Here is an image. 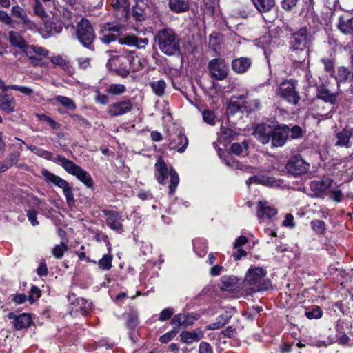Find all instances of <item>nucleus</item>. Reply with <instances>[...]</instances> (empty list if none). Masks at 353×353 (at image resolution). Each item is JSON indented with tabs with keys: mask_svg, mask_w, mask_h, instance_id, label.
I'll return each mask as SVG.
<instances>
[{
	"mask_svg": "<svg viewBox=\"0 0 353 353\" xmlns=\"http://www.w3.org/2000/svg\"><path fill=\"white\" fill-rule=\"evenodd\" d=\"M266 275L265 270L261 267H250L246 274L245 280L243 282L242 288L247 294H250L259 291H264L271 286L270 281H263Z\"/></svg>",
	"mask_w": 353,
	"mask_h": 353,
	"instance_id": "f257e3e1",
	"label": "nucleus"
},
{
	"mask_svg": "<svg viewBox=\"0 0 353 353\" xmlns=\"http://www.w3.org/2000/svg\"><path fill=\"white\" fill-rule=\"evenodd\" d=\"M154 41L161 51L166 55H174L180 51L181 38L170 28L159 30L154 37Z\"/></svg>",
	"mask_w": 353,
	"mask_h": 353,
	"instance_id": "f03ea898",
	"label": "nucleus"
},
{
	"mask_svg": "<svg viewBox=\"0 0 353 353\" xmlns=\"http://www.w3.org/2000/svg\"><path fill=\"white\" fill-rule=\"evenodd\" d=\"M308 43L307 30L301 28L299 31L293 33L290 37V44L292 51V57L296 59V55L300 54V58L296 61L301 62L305 58L307 54V46Z\"/></svg>",
	"mask_w": 353,
	"mask_h": 353,
	"instance_id": "7ed1b4c3",
	"label": "nucleus"
},
{
	"mask_svg": "<svg viewBox=\"0 0 353 353\" xmlns=\"http://www.w3.org/2000/svg\"><path fill=\"white\" fill-rule=\"evenodd\" d=\"M76 35L82 45L90 49H93L92 44L95 39V34L88 20L82 19L78 23Z\"/></svg>",
	"mask_w": 353,
	"mask_h": 353,
	"instance_id": "20e7f679",
	"label": "nucleus"
},
{
	"mask_svg": "<svg viewBox=\"0 0 353 353\" xmlns=\"http://www.w3.org/2000/svg\"><path fill=\"white\" fill-rule=\"evenodd\" d=\"M245 183L248 188H250L252 184H256L281 190L296 188L295 183H291L281 178H248Z\"/></svg>",
	"mask_w": 353,
	"mask_h": 353,
	"instance_id": "39448f33",
	"label": "nucleus"
},
{
	"mask_svg": "<svg viewBox=\"0 0 353 353\" xmlns=\"http://www.w3.org/2000/svg\"><path fill=\"white\" fill-rule=\"evenodd\" d=\"M276 94L281 98L294 105H296L300 100L299 94L296 90L295 81L292 79L282 82Z\"/></svg>",
	"mask_w": 353,
	"mask_h": 353,
	"instance_id": "423d86ee",
	"label": "nucleus"
},
{
	"mask_svg": "<svg viewBox=\"0 0 353 353\" xmlns=\"http://www.w3.org/2000/svg\"><path fill=\"white\" fill-rule=\"evenodd\" d=\"M208 68L211 77L218 80H224L228 75L229 67L225 60L215 58L210 61Z\"/></svg>",
	"mask_w": 353,
	"mask_h": 353,
	"instance_id": "0eeeda50",
	"label": "nucleus"
},
{
	"mask_svg": "<svg viewBox=\"0 0 353 353\" xmlns=\"http://www.w3.org/2000/svg\"><path fill=\"white\" fill-rule=\"evenodd\" d=\"M123 30V26L115 23H106L101 26V40L108 44L119 38Z\"/></svg>",
	"mask_w": 353,
	"mask_h": 353,
	"instance_id": "6e6552de",
	"label": "nucleus"
},
{
	"mask_svg": "<svg viewBox=\"0 0 353 353\" xmlns=\"http://www.w3.org/2000/svg\"><path fill=\"white\" fill-rule=\"evenodd\" d=\"M309 168L310 164L297 155L292 157L285 165L288 172L293 175L304 174L308 171Z\"/></svg>",
	"mask_w": 353,
	"mask_h": 353,
	"instance_id": "1a4fd4ad",
	"label": "nucleus"
},
{
	"mask_svg": "<svg viewBox=\"0 0 353 353\" xmlns=\"http://www.w3.org/2000/svg\"><path fill=\"white\" fill-rule=\"evenodd\" d=\"M103 214L105 216V221L110 228L119 234L123 232L122 225V216L121 213L114 210H104Z\"/></svg>",
	"mask_w": 353,
	"mask_h": 353,
	"instance_id": "9d476101",
	"label": "nucleus"
},
{
	"mask_svg": "<svg viewBox=\"0 0 353 353\" xmlns=\"http://www.w3.org/2000/svg\"><path fill=\"white\" fill-rule=\"evenodd\" d=\"M290 128L286 125H277L274 124V132L272 134L271 143L274 147L283 146L288 137Z\"/></svg>",
	"mask_w": 353,
	"mask_h": 353,
	"instance_id": "9b49d317",
	"label": "nucleus"
},
{
	"mask_svg": "<svg viewBox=\"0 0 353 353\" xmlns=\"http://www.w3.org/2000/svg\"><path fill=\"white\" fill-rule=\"evenodd\" d=\"M46 179L48 183H52L62 190L68 205L72 206L74 204L72 189L65 180L63 178H46Z\"/></svg>",
	"mask_w": 353,
	"mask_h": 353,
	"instance_id": "f8f14e48",
	"label": "nucleus"
},
{
	"mask_svg": "<svg viewBox=\"0 0 353 353\" xmlns=\"http://www.w3.org/2000/svg\"><path fill=\"white\" fill-rule=\"evenodd\" d=\"M54 163L61 164L64 170L71 175L74 176H86L85 171L62 155H58Z\"/></svg>",
	"mask_w": 353,
	"mask_h": 353,
	"instance_id": "ddd939ff",
	"label": "nucleus"
},
{
	"mask_svg": "<svg viewBox=\"0 0 353 353\" xmlns=\"http://www.w3.org/2000/svg\"><path fill=\"white\" fill-rule=\"evenodd\" d=\"M274 132V124L261 123L258 125L253 132L254 137L263 144L269 143Z\"/></svg>",
	"mask_w": 353,
	"mask_h": 353,
	"instance_id": "4468645a",
	"label": "nucleus"
},
{
	"mask_svg": "<svg viewBox=\"0 0 353 353\" xmlns=\"http://www.w3.org/2000/svg\"><path fill=\"white\" fill-rule=\"evenodd\" d=\"M199 315L195 313L190 314H177L172 318L171 325L174 328H177L180 326L188 327L194 324L199 318Z\"/></svg>",
	"mask_w": 353,
	"mask_h": 353,
	"instance_id": "2eb2a0df",
	"label": "nucleus"
},
{
	"mask_svg": "<svg viewBox=\"0 0 353 353\" xmlns=\"http://www.w3.org/2000/svg\"><path fill=\"white\" fill-rule=\"evenodd\" d=\"M133 105L130 100L121 101L112 103L108 108V113L110 117L121 116L130 112Z\"/></svg>",
	"mask_w": 353,
	"mask_h": 353,
	"instance_id": "dca6fc26",
	"label": "nucleus"
},
{
	"mask_svg": "<svg viewBox=\"0 0 353 353\" xmlns=\"http://www.w3.org/2000/svg\"><path fill=\"white\" fill-rule=\"evenodd\" d=\"M332 181L331 178H321V180L313 181L310 183V189L314 196L323 197L327 194L328 190L332 186Z\"/></svg>",
	"mask_w": 353,
	"mask_h": 353,
	"instance_id": "f3484780",
	"label": "nucleus"
},
{
	"mask_svg": "<svg viewBox=\"0 0 353 353\" xmlns=\"http://www.w3.org/2000/svg\"><path fill=\"white\" fill-rule=\"evenodd\" d=\"M188 145V139L181 131L170 136L168 144L170 149L175 150L179 152H183L185 150Z\"/></svg>",
	"mask_w": 353,
	"mask_h": 353,
	"instance_id": "a211bd4d",
	"label": "nucleus"
},
{
	"mask_svg": "<svg viewBox=\"0 0 353 353\" xmlns=\"http://www.w3.org/2000/svg\"><path fill=\"white\" fill-rule=\"evenodd\" d=\"M111 6L119 19H128L130 9V3L128 0H113Z\"/></svg>",
	"mask_w": 353,
	"mask_h": 353,
	"instance_id": "6ab92c4d",
	"label": "nucleus"
},
{
	"mask_svg": "<svg viewBox=\"0 0 353 353\" xmlns=\"http://www.w3.org/2000/svg\"><path fill=\"white\" fill-rule=\"evenodd\" d=\"M236 310L234 307L226 310L222 314L219 315L216 321L207 325L208 330H216L223 327L235 314Z\"/></svg>",
	"mask_w": 353,
	"mask_h": 353,
	"instance_id": "aec40b11",
	"label": "nucleus"
},
{
	"mask_svg": "<svg viewBox=\"0 0 353 353\" xmlns=\"http://www.w3.org/2000/svg\"><path fill=\"white\" fill-rule=\"evenodd\" d=\"M24 52L32 60H41L47 57L49 53L48 50L34 45L27 46Z\"/></svg>",
	"mask_w": 353,
	"mask_h": 353,
	"instance_id": "412c9836",
	"label": "nucleus"
},
{
	"mask_svg": "<svg viewBox=\"0 0 353 353\" xmlns=\"http://www.w3.org/2000/svg\"><path fill=\"white\" fill-rule=\"evenodd\" d=\"M353 136V128L347 127L343 130L337 132L335 135L336 142L335 143L337 146L350 148V138Z\"/></svg>",
	"mask_w": 353,
	"mask_h": 353,
	"instance_id": "4be33fe9",
	"label": "nucleus"
},
{
	"mask_svg": "<svg viewBox=\"0 0 353 353\" xmlns=\"http://www.w3.org/2000/svg\"><path fill=\"white\" fill-rule=\"evenodd\" d=\"M240 285V280L234 276H223L219 283L221 289L229 292L235 291Z\"/></svg>",
	"mask_w": 353,
	"mask_h": 353,
	"instance_id": "5701e85b",
	"label": "nucleus"
},
{
	"mask_svg": "<svg viewBox=\"0 0 353 353\" xmlns=\"http://www.w3.org/2000/svg\"><path fill=\"white\" fill-rule=\"evenodd\" d=\"M277 214V210L268 205L266 201H259L257 205V217L261 220L264 218L271 219Z\"/></svg>",
	"mask_w": 353,
	"mask_h": 353,
	"instance_id": "b1692460",
	"label": "nucleus"
},
{
	"mask_svg": "<svg viewBox=\"0 0 353 353\" xmlns=\"http://www.w3.org/2000/svg\"><path fill=\"white\" fill-rule=\"evenodd\" d=\"M16 107V101L14 97L6 94H0V110L11 114L14 112Z\"/></svg>",
	"mask_w": 353,
	"mask_h": 353,
	"instance_id": "393cba45",
	"label": "nucleus"
},
{
	"mask_svg": "<svg viewBox=\"0 0 353 353\" xmlns=\"http://www.w3.org/2000/svg\"><path fill=\"white\" fill-rule=\"evenodd\" d=\"M14 317L13 325L17 330H22L27 328L32 323V319L30 314L23 313L18 316H14L13 314H9V318Z\"/></svg>",
	"mask_w": 353,
	"mask_h": 353,
	"instance_id": "a878e982",
	"label": "nucleus"
},
{
	"mask_svg": "<svg viewBox=\"0 0 353 353\" xmlns=\"http://www.w3.org/2000/svg\"><path fill=\"white\" fill-rule=\"evenodd\" d=\"M252 65V61L247 57L235 59L232 62V68L237 74L245 73Z\"/></svg>",
	"mask_w": 353,
	"mask_h": 353,
	"instance_id": "bb28decb",
	"label": "nucleus"
},
{
	"mask_svg": "<svg viewBox=\"0 0 353 353\" xmlns=\"http://www.w3.org/2000/svg\"><path fill=\"white\" fill-rule=\"evenodd\" d=\"M12 13L13 16L19 18L21 23L29 28H33L34 23L28 18L25 10L19 6L12 8Z\"/></svg>",
	"mask_w": 353,
	"mask_h": 353,
	"instance_id": "cd10ccee",
	"label": "nucleus"
},
{
	"mask_svg": "<svg viewBox=\"0 0 353 353\" xmlns=\"http://www.w3.org/2000/svg\"><path fill=\"white\" fill-rule=\"evenodd\" d=\"M52 3L54 6V10L51 12L53 14L54 18L57 19H61V17L59 14V12L62 14V21L64 23H67V25H70L71 23V21L73 17L72 13L68 10L67 8H61V10H59L58 8L56 7V3L54 1H52Z\"/></svg>",
	"mask_w": 353,
	"mask_h": 353,
	"instance_id": "c85d7f7f",
	"label": "nucleus"
},
{
	"mask_svg": "<svg viewBox=\"0 0 353 353\" xmlns=\"http://www.w3.org/2000/svg\"><path fill=\"white\" fill-rule=\"evenodd\" d=\"M155 167L159 176H177V173L171 166H168L162 159H159Z\"/></svg>",
	"mask_w": 353,
	"mask_h": 353,
	"instance_id": "c756f323",
	"label": "nucleus"
},
{
	"mask_svg": "<svg viewBox=\"0 0 353 353\" xmlns=\"http://www.w3.org/2000/svg\"><path fill=\"white\" fill-rule=\"evenodd\" d=\"M223 161L229 167H231V168H233L235 169H239L241 170H243L248 173H249V172L253 173L254 172L253 168L248 166V165H243L239 161L234 159L230 155H228V156L225 157V158H223Z\"/></svg>",
	"mask_w": 353,
	"mask_h": 353,
	"instance_id": "7c9ffc66",
	"label": "nucleus"
},
{
	"mask_svg": "<svg viewBox=\"0 0 353 353\" xmlns=\"http://www.w3.org/2000/svg\"><path fill=\"white\" fill-rule=\"evenodd\" d=\"M316 96L319 99L333 105L336 103L337 94L336 93L330 92L327 88H320L318 90Z\"/></svg>",
	"mask_w": 353,
	"mask_h": 353,
	"instance_id": "2f4dec72",
	"label": "nucleus"
},
{
	"mask_svg": "<svg viewBox=\"0 0 353 353\" xmlns=\"http://www.w3.org/2000/svg\"><path fill=\"white\" fill-rule=\"evenodd\" d=\"M338 27L344 34L353 33V17L347 18L345 16L339 18Z\"/></svg>",
	"mask_w": 353,
	"mask_h": 353,
	"instance_id": "473e14b6",
	"label": "nucleus"
},
{
	"mask_svg": "<svg viewBox=\"0 0 353 353\" xmlns=\"http://www.w3.org/2000/svg\"><path fill=\"white\" fill-rule=\"evenodd\" d=\"M169 7L176 13L183 12L189 9V3L187 0H169Z\"/></svg>",
	"mask_w": 353,
	"mask_h": 353,
	"instance_id": "72a5a7b5",
	"label": "nucleus"
},
{
	"mask_svg": "<svg viewBox=\"0 0 353 353\" xmlns=\"http://www.w3.org/2000/svg\"><path fill=\"white\" fill-rule=\"evenodd\" d=\"M193 249L199 256H204L208 252L206 241L203 239H195L193 240Z\"/></svg>",
	"mask_w": 353,
	"mask_h": 353,
	"instance_id": "f704fd0d",
	"label": "nucleus"
},
{
	"mask_svg": "<svg viewBox=\"0 0 353 353\" xmlns=\"http://www.w3.org/2000/svg\"><path fill=\"white\" fill-rule=\"evenodd\" d=\"M252 1L260 12H267L275 5L274 0H252Z\"/></svg>",
	"mask_w": 353,
	"mask_h": 353,
	"instance_id": "c9c22d12",
	"label": "nucleus"
},
{
	"mask_svg": "<svg viewBox=\"0 0 353 353\" xmlns=\"http://www.w3.org/2000/svg\"><path fill=\"white\" fill-rule=\"evenodd\" d=\"M335 78L338 83H345L352 79L353 73L347 68L339 67Z\"/></svg>",
	"mask_w": 353,
	"mask_h": 353,
	"instance_id": "e433bc0d",
	"label": "nucleus"
},
{
	"mask_svg": "<svg viewBox=\"0 0 353 353\" xmlns=\"http://www.w3.org/2000/svg\"><path fill=\"white\" fill-rule=\"evenodd\" d=\"M9 41L13 46H17L23 50L27 46L25 40L20 34L14 31H10L9 32Z\"/></svg>",
	"mask_w": 353,
	"mask_h": 353,
	"instance_id": "4c0bfd02",
	"label": "nucleus"
},
{
	"mask_svg": "<svg viewBox=\"0 0 353 353\" xmlns=\"http://www.w3.org/2000/svg\"><path fill=\"white\" fill-rule=\"evenodd\" d=\"M248 149V143L246 141L241 143H234L230 147L231 152L238 156L247 155Z\"/></svg>",
	"mask_w": 353,
	"mask_h": 353,
	"instance_id": "58836bf2",
	"label": "nucleus"
},
{
	"mask_svg": "<svg viewBox=\"0 0 353 353\" xmlns=\"http://www.w3.org/2000/svg\"><path fill=\"white\" fill-rule=\"evenodd\" d=\"M180 336L183 343H192L193 342L199 341L201 338V334L195 331H185L181 334Z\"/></svg>",
	"mask_w": 353,
	"mask_h": 353,
	"instance_id": "ea45409f",
	"label": "nucleus"
},
{
	"mask_svg": "<svg viewBox=\"0 0 353 353\" xmlns=\"http://www.w3.org/2000/svg\"><path fill=\"white\" fill-rule=\"evenodd\" d=\"M158 182L161 185L168 184L169 194H172L179 183V178H157Z\"/></svg>",
	"mask_w": 353,
	"mask_h": 353,
	"instance_id": "a19ab883",
	"label": "nucleus"
},
{
	"mask_svg": "<svg viewBox=\"0 0 353 353\" xmlns=\"http://www.w3.org/2000/svg\"><path fill=\"white\" fill-rule=\"evenodd\" d=\"M244 105L241 104L238 101L231 99L227 107V114L233 115L237 112H244Z\"/></svg>",
	"mask_w": 353,
	"mask_h": 353,
	"instance_id": "79ce46f5",
	"label": "nucleus"
},
{
	"mask_svg": "<svg viewBox=\"0 0 353 353\" xmlns=\"http://www.w3.org/2000/svg\"><path fill=\"white\" fill-rule=\"evenodd\" d=\"M68 249L67 241L63 239L60 244L56 245L53 248L52 253L55 258L61 259Z\"/></svg>",
	"mask_w": 353,
	"mask_h": 353,
	"instance_id": "37998d69",
	"label": "nucleus"
},
{
	"mask_svg": "<svg viewBox=\"0 0 353 353\" xmlns=\"http://www.w3.org/2000/svg\"><path fill=\"white\" fill-rule=\"evenodd\" d=\"M327 194H329L330 198L336 201L340 202L342 200L343 194L341 190L339 189L338 185L336 183H332V186L328 190Z\"/></svg>",
	"mask_w": 353,
	"mask_h": 353,
	"instance_id": "c03bdc74",
	"label": "nucleus"
},
{
	"mask_svg": "<svg viewBox=\"0 0 353 353\" xmlns=\"http://www.w3.org/2000/svg\"><path fill=\"white\" fill-rule=\"evenodd\" d=\"M150 86L157 96L161 97L165 93L166 83L163 80L161 79L151 83Z\"/></svg>",
	"mask_w": 353,
	"mask_h": 353,
	"instance_id": "a18cd8bd",
	"label": "nucleus"
},
{
	"mask_svg": "<svg viewBox=\"0 0 353 353\" xmlns=\"http://www.w3.org/2000/svg\"><path fill=\"white\" fill-rule=\"evenodd\" d=\"M113 256L110 254H106L99 260L98 265L99 268L103 270H109L112 268V261Z\"/></svg>",
	"mask_w": 353,
	"mask_h": 353,
	"instance_id": "49530a36",
	"label": "nucleus"
},
{
	"mask_svg": "<svg viewBox=\"0 0 353 353\" xmlns=\"http://www.w3.org/2000/svg\"><path fill=\"white\" fill-rule=\"evenodd\" d=\"M125 90L126 88L124 85L113 83L107 88L106 92L111 95H119L124 93Z\"/></svg>",
	"mask_w": 353,
	"mask_h": 353,
	"instance_id": "de8ad7c7",
	"label": "nucleus"
},
{
	"mask_svg": "<svg viewBox=\"0 0 353 353\" xmlns=\"http://www.w3.org/2000/svg\"><path fill=\"white\" fill-rule=\"evenodd\" d=\"M45 29L50 35L60 33L62 30L61 25H58L52 21L45 22Z\"/></svg>",
	"mask_w": 353,
	"mask_h": 353,
	"instance_id": "09e8293b",
	"label": "nucleus"
},
{
	"mask_svg": "<svg viewBox=\"0 0 353 353\" xmlns=\"http://www.w3.org/2000/svg\"><path fill=\"white\" fill-rule=\"evenodd\" d=\"M55 100L70 110H74L77 108L73 100L66 97L59 95L55 97Z\"/></svg>",
	"mask_w": 353,
	"mask_h": 353,
	"instance_id": "8fccbe9b",
	"label": "nucleus"
},
{
	"mask_svg": "<svg viewBox=\"0 0 353 353\" xmlns=\"http://www.w3.org/2000/svg\"><path fill=\"white\" fill-rule=\"evenodd\" d=\"M243 105L245 112H250L259 109L261 106V103L259 99H254L247 101H244Z\"/></svg>",
	"mask_w": 353,
	"mask_h": 353,
	"instance_id": "3c124183",
	"label": "nucleus"
},
{
	"mask_svg": "<svg viewBox=\"0 0 353 353\" xmlns=\"http://www.w3.org/2000/svg\"><path fill=\"white\" fill-rule=\"evenodd\" d=\"M39 120L47 123L52 129H59L60 125L50 117L44 114H37Z\"/></svg>",
	"mask_w": 353,
	"mask_h": 353,
	"instance_id": "603ef678",
	"label": "nucleus"
},
{
	"mask_svg": "<svg viewBox=\"0 0 353 353\" xmlns=\"http://www.w3.org/2000/svg\"><path fill=\"white\" fill-rule=\"evenodd\" d=\"M305 316L309 319H319L322 316V310L319 306H314L309 310L305 311Z\"/></svg>",
	"mask_w": 353,
	"mask_h": 353,
	"instance_id": "864d4df0",
	"label": "nucleus"
},
{
	"mask_svg": "<svg viewBox=\"0 0 353 353\" xmlns=\"http://www.w3.org/2000/svg\"><path fill=\"white\" fill-rule=\"evenodd\" d=\"M204 122L211 125H215L216 117L213 111L205 110L202 113Z\"/></svg>",
	"mask_w": 353,
	"mask_h": 353,
	"instance_id": "5fc2aeb1",
	"label": "nucleus"
},
{
	"mask_svg": "<svg viewBox=\"0 0 353 353\" xmlns=\"http://www.w3.org/2000/svg\"><path fill=\"white\" fill-rule=\"evenodd\" d=\"M51 62L64 70L69 68V61L60 55L52 57L51 58Z\"/></svg>",
	"mask_w": 353,
	"mask_h": 353,
	"instance_id": "6e6d98bb",
	"label": "nucleus"
},
{
	"mask_svg": "<svg viewBox=\"0 0 353 353\" xmlns=\"http://www.w3.org/2000/svg\"><path fill=\"white\" fill-rule=\"evenodd\" d=\"M325 223L321 220H314L311 222L313 230L317 234H323L325 230Z\"/></svg>",
	"mask_w": 353,
	"mask_h": 353,
	"instance_id": "4d7b16f0",
	"label": "nucleus"
},
{
	"mask_svg": "<svg viewBox=\"0 0 353 353\" xmlns=\"http://www.w3.org/2000/svg\"><path fill=\"white\" fill-rule=\"evenodd\" d=\"M34 13L35 15L41 17L43 21L44 19L47 17L42 4L38 0L34 1Z\"/></svg>",
	"mask_w": 353,
	"mask_h": 353,
	"instance_id": "13d9d810",
	"label": "nucleus"
},
{
	"mask_svg": "<svg viewBox=\"0 0 353 353\" xmlns=\"http://www.w3.org/2000/svg\"><path fill=\"white\" fill-rule=\"evenodd\" d=\"M10 89L19 91L21 93H22L28 97L31 96L34 93L33 89L30 87H27V86L12 85H10Z\"/></svg>",
	"mask_w": 353,
	"mask_h": 353,
	"instance_id": "bf43d9fd",
	"label": "nucleus"
},
{
	"mask_svg": "<svg viewBox=\"0 0 353 353\" xmlns=\"http://www.w3.org/2000/svg\"><path fill=\"white\" fill-rule=\"evenodd\" d=\"M41 292L38 287L35 285L32 286L28 296V300L30 303H32L37 300L41 296Z\"/></svg>",
	"mask_w": 353,
	"mask_h": 353,
	"instance_id": "052dcab7",
	"label": "nucleus"
},
{
	"mask_svg": "<svg viewBox=\"0 0 353 353\" xmlns=\"http://www.w3.org/2000/svg\"><path fill=\"white\" fill-rule=\"evenodd\" d=\"M37 155L41 158L45 159L46 160L52 161L53 162H55L56 157H58V155H56V154H54L49 151L45 150L42 148H39V150L38 151V154Z\"/></svg>",
	"mask_w": 353,
	"mask_h": 353,
	"instance_id": "680f3d73",
	"label": "nucleus"
},
{
	"mask_svg": "<svg viewBox=\"0 0 353 353\" xmlns=\"http://www.w3.org/2000/svg\"><path fill=\"white\" fill-rule=\"evenodd\" d=\"M221 134L227 140L234 139L237 136V133L232 129L223 127L221 128Z\"/></svg>",
	"mask_w": 353,
	"mask_h": 353,
	"instance_id": "e2e57ef3",
	"label": "nucleus"
},
{
	"mask_svg": "<svg viewBox=\"0 0 353 353\" xmlns=\"http://www.w3.org/2000/svg\"><path fill=\"white\" fill-rule=\"evenodd\" d=\"M132 17L134 19L137 21H142L145 19L143 10L141 8H139L138 5H136L133 7Z\"/></svg>",
	"mask_w": 353,
	"mask_h": 353,
	"instance_id": "0e129e2a",
	"label": "nucleus"
},
{
	"mask_svg": "<svg viewBox=\"0 0 353 353\" xmlns=\"http://www.w3.org/2000/svg\"><path fill=\"white\" fill-rule=\"evenodd\" d=\"M137 41V37L134 35H126L119 39L121 44H125L130 46H134Z\"/></svg>",
	"mask_w": 353,
	"mask_h": 353,
	"instance_id": "69168bd1",
	"label": "nucleus"
},
{
	"mask_svg": "<svg viewBox=\"0 0 353 353\" xmlns=\"http://www.w3.org/2000/svg\"><path fill=\"white\" fill-rule=\"evenodd\" d=\"M77 304L80 305L83 314H85L91 309V303L87 301L83 298L77 299Z\"/></svg>",
	"mask_w": 353,
	"mask_h": 353,
	"instance_id": "338daca9",
	"label": "nucleus"
},
{
	"mask_svg": "<svg viewBox=\"0 0 353 353\" xmlns=\"http://www.w3.org/2000/svg\"><path fill=\"white\" fill-rule=\"evenodd\" d=\"M174 310L171 307L163 309L159 314V321H165L169 319L174 314Z\"/></svg>",
	"mask_w": 353,
	"mask_h": 353,
	"instance_id": "774afa93",
	"label": "nucleus"
}]
</instances>
